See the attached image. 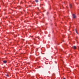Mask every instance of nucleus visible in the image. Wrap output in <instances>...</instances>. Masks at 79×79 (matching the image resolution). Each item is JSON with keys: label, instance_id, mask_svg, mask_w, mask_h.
<instances>
[{"label": "nucleus", "instance_id": "nucleus-1", "mask_svg": "<svg viewBox=\"0 0 79 79\" xmlns=\"http://www.w3.org/2000/svg\"><path fill=\"white\" fill-rule=\"evenodd\" d=\"M72 16L73 18H76V16L75 14H73Z\"/></svg>", "mask_w": 79, "mask_h": 79}, {"label": "nucleus", "instance_id": "nucleus-4", "mask_svg": "<svg viewBox=\"0 0 79 79\" xmlns=\"http://www.w3.org/2000/svg\"><path fill=\"white\" fill-rule=\"evenodd\" d=\"M73 47L74 49H76V46H74Z\"/></svg>", "mask_w": 79, "mask_h": 79}, {"label": "nucleus", "instance_id": "nucleus-6", "mask_svg": "<svg viewBox=\"0 0 79 79\" xmlns=\"http://www.w3.org/2000/svg\"><path fill=\"white\" fill-rule=\"evenodd\" d=\"M76 32L77 34H78V33H77V30H76Z\"/></svg>", "mask_w": 79, "mask_h": 79}, {"label": "nucleus", "instance_id": "nucleus-2", "mask_svg": "<svg viewBox=\"0 0 79 79\" xmlns=\"http://www.w3.org/2000/svg\"><path fill=\"white\" fill-rule=\"evenodd\" d=\"M3 63H6L7 62L6 60H4L3 61Z\"/></svg>", "mask_w": 79, "mask_h": 79}, {"label": "nucleus", "instance_id": "nucleus-5", "mask_svg": "<svg viewBox=\"0 0 79 79\" xmlns=\"http://www.w3.org/2000/svg\"><path fill=\"white\" fill-rule=\"evenodd\" d=\"M36 2H38V0H35Z\"/></svg>", "mask_w": 79, "mask_h": 79}, {"label": "nucleus", "instance_id": "nucleus-3", "mask_svg": "<svg viewBox=\"0 0 79 79\" xmlns=\"http://www.w3.org/2000/svg\"><path fill=\"white\" fill-rule=\"evenodd\" d=\"M70 8H72V5H71V4H70Z\"/></svg>", "mask_w": 79, "mask_h": 79}, {"label": "nucleus", "instance_id": "nucleus-7", "mask_svg": "<svg viewBox=\"0 0 79 79\" xmlns=\"http://www.w3.org/2000/svg\"><path fill=\"white\" fill-rule=\"evenodd\" d=\"M6 76H8V75H6Z\"/></svg>", "mask_w": 79, "mask_h": 79}]
</instances>
